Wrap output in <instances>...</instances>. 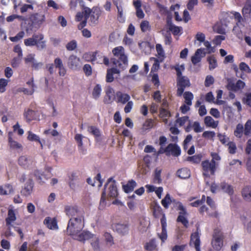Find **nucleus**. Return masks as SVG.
<instances>
[{
  "instance_id": "obj_37",
  "label": "nucleus",
  "mask_w": 251,
  "mask_h": 251,
  "mask_svg": "<svg viewBox=\"0 0 251 251\" xmlns=\"http://www.w3.org/2000/svg\"><path fill=\"white\" fill-rule=\"evenodd\" d=\"M183 97L185 100V103L188 105H191L192 104V100L194 99V95L191 92L189 91L184 92Z\"/></svg>"
},
{
  "instance_id": "obj_22",
  "label": "nucleus",
  "mask_w": 251,
  "mask_h": 251,
  "mask_svg": "<svg viewBox=\"0 0 251 251\" xmlns=\"http://www.w3.org/2000/svg\"><path fill=\"white\" fill-rule=\"evenodd\" d=\"M206 203L211 207V212H208V215L211 217L217 218L218 216L217 211L216 210L215 202L213 200L209 197L206 199Z\"/></svg>"
},
{
  "instance_id": "obj_38",
  "label": "nucleus",
  "mask_w": 251,
  "mask_h": 251,
  "mask_svg": "<svg viewBox=\"0 0 251 251\" xmlns=\"http://www.w3.org/2000/svg\"><path fill=\"white\" fill-rule=\"evenodd\" d=\"M103 237L107 246L111 247L113 245H114V242L113 238L110 233L108 232H105L103 234Z\"/></svg>"
},
{
  "instance_id": "obj_43",
  "label": "nucleus",
  "mask_w": 251,
  "mask_h": 251,
  "mask_svg": "<svg viewBox=\"0 0 251 251\" xmlns=\"http://www.w3.org/2000/svg\"><path fill=\"white\" fill-rule=\"evenodd\" d=\"M207 61L209 64V69L213 70L217 66V60L214 56H210L207 58Z\"/></svg>"
},
{
  "instance_id": "obj_4",
  "label": "nucleus",
  "mask_w": 251,
  "mask_h": 251,
  "mask_svg": "<svg viewBox=\"0 0 251 251\" xmlns=\"http://www.w3.org/2000/svg\"><path fill=\"white\" fill-rule=\"evenodd\" d=\"M85 240L89 241L92 248L94 251H100V239L99 236L88 231L83 230L79 236L78 241H84Z\"/></svg>"
},
{
  "instance_id": "obj_9",
  "label": "nucleus",
  "mask_w": 251,
  "mask_h": 251,
  "mask_svg": "<svg viewBox=\"0 0 251 251\" xmlns=\"http://www.w3.org/2000/svg\"><path fill=\"white\" fill-rule=\"evenodd\" d=\"M67 66L73 71L79 70L82 64L80 59L75 55L72 54L69 56L67 60Z\"/></svg>"
},
{
  "instance_id": "obj_2",
  "label": "nucleus",
  "mask_w": 251,
  "mask_h": 251,
  "mask_svg": "<svg viewBox=\"0 0 251 251\" xmlns=\"http://www.w3.org/2000/svg\"><path fill=\"white\" fill-rule=\"evenodd\" d=\"M83 12L84 13V20L78 25V29H82L86 26L89 18L91 25H95L97 24L100 15V11L98 8L93 7L90 9L88 7L83 6Z\"/></svg>"
},
{
  "instance_id": "obj_8",
  "label": "nucleus",
  "mask_w": 251,
  "mask_h": 251,
  "mask_svg": "<svg viewBox=\"0 0 251 251\" xmlns=\"http://www.w3.org/2000/svg\"><path fill=\"white\" fill-rule=\"evenodd\" d=\"M176 210H179V215L177 218L178 222L181 223L185 227L188 225V221L187 219V213L185 208L180 202L176 203Z\"/></svg>"
},
{
  "instance_id": "obj_57",
  "label": "nucleus",
  "mask_w": 251,
  "mask_h": 251,
  "mask_svg": "<svg viewBox=\"0 0 251 251\" xmlns=\"http://www.w3.org/2000/svg\"><path fill=\"white\" fill-rule=\"evenodd\" d=\"M33 10V6L31 4H24L20 8V11L22 13L27 12L28 10Z\"/></svg>"
},
{
  "instance_id": "obj_17",
  "label": "nucleus",
  "mask_w": 251,
  "mask_h": 251,
  "mask_svg": "<svg viewBox=\"0 0 251 251\" xmlns=\"http://www.w3.org/2000/svg\"><path fill=\"white\" fill-rule=\"evenodd\" d=\"M33 183L31 178H28L24 188L21 190V194L25 197L30 195L32 192Z\"/></svg>"
},
{
  "instance_id": "obj_56",
  "label": "nucleus",
  "mask_w": 251,
  "mask_h": 251,
  "mask_svg": "<svg viewBox=\"0 0 251 251\" xmlns=\"http://www.w3.org/2000/svg\"><path fill=\"white\" fill-rule=\"evenodd\" d=\"M88 131L95 136H99L100 135L99 130L95 126H89L88 127Z\"/></svg>"
},
{
  "instance_id": "obj_50",
  "label": "nucleus",
  "mask_w": 251,
  "mask_h": 251,
  "mask_svg": "<svg viewBox=\"0 0 251 251\" xmlns=\"http://www.w3.org/2000/svg\"><path fill=\"white\" fill-rule=\"evenodd\" d=\"M192 127L194 131L197 133L202 132L203 130V127H201L199 122L197 121L192 124Z\"/></svg>"
},
{
  "instance_id": "obj_53",
  "label": "nucleus",
  "mask_w": 251,
  "mask_h": 251,
  "mask_svg": "<svg viewBox=\"0 0 251 251\" xmlns=\"http://www.w3.org/2000/svg\"><path fill=\"white\" fill-rule=\"evenodd\" d=\"M214 82V78L212 75H208L206 76L204 81V85L205 87H209L211 85L213 84Z\"/></svg>"
},
{
  "instance_id": "obj_35",
  "label": "nucleus",
  "mask_w": 251,
  "mask_h": 251,
  "mask_svg": "<svg viewBox=\"0 0 251 251\" xmlns=\"http://www.w3.org/2000/svg\"><path fill=\"white\" fill-rule=\"evenodd\" d=\"M220 188L224 192L227 193L229 195H232L233 194V187L226 182L221 183L220 184Z\"/></svg>"
},
{
  "instance_id": "obj_55",
  "label": "nucleus",
  "mask_w": 251,
  "mask_h": 251,
  "mask_svg": "<svg viewBox=\"0 0 251 251\" xmlns=\"http://www.w3.org/2000/svg\"><path fill=\"white\" fill-rule=\"evenodd\" d=\"M25 35V32L23 31L19 32L15 36L11 37L10 39L12 42H17L22 39Z\"/></svg>"
},
{
  "instance_id": "obj_18",
  "label": "nucleus",
  "mask_w": 251,
  "mask_h": 251,
  "mask_svg": "<svg viewBox=\"0 0 251 251\" xmlns=\"http://www.w3.org/2000/svg\"><path fill=\"white\" fill-rule=\"evenodd\" d=\"M166 153H171L175 156H178L180 154L181 151L180 148L175 144H170L165 150Z\"/></svg>"
},
{
  "instance_id": "obj_36",
  "label": "nucleus",
  "mask_w": 251,
  "mask_h": 251,
  "mask_svg": "<svg viewBox=\"0 0 251 251\" xmlns=\"http://www.w3.org/2000/svg\"><path fill=\"white\" fill-rule=\"evenodd\" d=\"M168 28L175 35L180 34L182 30L181 26H176L172 23L168 24Z\"/></svg>"
},
{
  "instance_id": "obj_54",
  "label": "nucleus",
  "mask_w": 251,
  "mask_h": 251,
  "mask_svg": "<svg viewBox=\"0 0 251 251\" xmlns=\"http://www.w3.org/2000/svg\"><path fill=\"white\" fill-rule=\"evenodd\" d=\"M84 137L80 134H76L75 136V139L76 141L78 147L82 148L83 142L82 139Z\"/></svg>"
},
{
  "instance_id": "obj_21",
  "label": "nucleus",
  "mask_w": 251,
  "mask_h": 251,
  "mask_svg": "<svg viewBox=\"0 0 251 251\" xmlns=\"http://www.w3.org/2000/svg\"><path fill=\"white\" fill-rule=\"evenodd\" d=\"M118 195V190L116 185V182L114 180L110 185L108 188V199L116 198Z\"/></svg>"
},
{
  "instance_id": "obj_1",
  "label": "nucleus",
  "mask_w": 251,
  "mask_h": 251,
  "mask_svg": "<svg viewBox=\"0 0 251 251\" xmlns=\"http://www.w3.org/2000/svg\"><path fill=\"white\" fill-rule=\"evenodd\" d=\"M84 227V218H73L68 221L67 232L73 238L78 240V238L82 232L81 230Z\"/></svg>"
},
{
  "instance_id": "obj_3",
  "label": "nucleus",
  "mask_w": 251,
  "mask_h": 251,
  "mask_svg": "<svg viewBox=\"0 0 251 251\" xmlns=\"http://www.w3.org/2000/svg\"><path fill=\"white\" fill-rule=\"evenodd\" d=\"M112 52L116 57L113 60V64L119 69H125L127 66L128 60L124 48L122 46H118L114 48Z\"/></svg>"
},
{
  "instance_id": "obj_51",
  "label": "nucleus",
  "mask_w": 251,
  "mask_h": 251,
  "mask_svg": "<svg viewBox=\"0 0 251 251\" xmlns=\"http://www.w3.org/2000/svg\"><path fill=\"white\" fill-rule=\"evenodd\" d=\"M106 96L108 98V100L111 101L114 97V91L110 87H108L105 91Z\"/></svg>"
},
{
  "instance_id": "obj_49",
  "label": "nucleus",
  "mask_w": 251,
  "mask_h": 251,
  "mask_svg": "<svg viewBox=\"0 0 251 251\" xmlns=\"http://www.w3.org/2000/svg\"><path fill=\"white\" fill-rule=\"evenodd\" d=\"M77 47V43L75 40H72L68 43L66 45V48L68 50L72 51L75 50Z\"/></svg>"
},
{
  "instance_id": "obj_45",
  "label": "nucleus",
  "mask_w": 251,
  "mask_h": 251,
  "mask_svg": "<svg viewBox=\"0 0 251 251\" xmlns=\"http://www.w3.org/2000/svg\"><path fill=\"white\" fill-rule=\"evenodd\" d=\"M161 170L156 169L155 171V174L153 178V182L154 183L159 184L161 182L162 179L161 178Z\"/></svg>"
},
{
  "instance_id": "obj_16",
  "label": "nucleus",
  "mask_w": 251,
  "mask_h": 251,
  "mask_svg": "<svg viewBox=\"0 0 251 251\" xmlns=\"http://www.w3.org/2000/svg\"><path fill=\"white\" fill-rule=\"evenodd\" d=\"M34 54H29L25 58V63L26 64H31V66L35 69H38L40 68L43 64L41 62H38L35 58Z\"/></svg>"
},
{
  "instance_id": "obj_10",
  "label": "nucleus",
  "mask_w": 251,
  "mask_h": 251,
  "mask_svg": "<svg viewBox=\"0 0 251 251\" xmlns=\"http://www.w3.org/2000/svg\"><path fill=\"white\" fill-rule=\"evenodd\" d=\"M177 85V95L180 97L182 95L185 88L190 86L189 78L185 76L178 77Z\"/></svg>"
},
{
  "instance_id": "obj_5",
  "label": "nucleus",
  "mask_w": 251,
  "mask_h": 251,
  "mask_svg": "<svg viewBox=\"0 0 251 251\" xmlns=\"http://www.w3.org/2000/svg\"><path fill=\"white\" fill-rule=\"evenodd\" d=\"M44 35L42 34H34L30 38L24 40L26 46H36L38 50H43L46 48V41L43 40Z\"/></svg>"
},
{
  "instance_id": "obj_26",
  "label": "nucleus",
  "mask_w": 251,
  "mask_h": 251,
  "mask_svg": "<svg viewBox=\"0 0 251 251\" xmlns=\"http://www.w3.org/2000/svg\"><path fill=\"white\" fill-rule=\"evenodd\" d=\"M44 224L50 229H55L57 228V222L54 219L50 217H47L44 221Z\"/></svg>"
},
{
  "instance_id": "obj_20",
  "label": "nucleus",
  "mask_w": 251,
  "mask_h": 251,
  "mask_svg": "<svg viewBox=\"0 0 251 251\" xmlns=\"http://www.w3.org/2000/svg\"><path fill=\"white\" fill-rule=\"evenodd\" d=\"M113 228L117 232L123 235L128 231V225L126 224L117 223L114 225Z\"/></svg>"
},
{
  "instance_id": "obj_13",
  "label": "nucleus",
  "mask_w": 251,
  "mask_h": 251,
  "mask_svg": "<svg viewBox=\"0 0 251 251\" xmlns=\"http://www.w3.org/2000/svg\"><path fill=\"white\" fill-rule=\"evenodd\" d=\"M18 164L25 168H29L34 165V162L31 157L23 155L19 158Z\"/></svg>"
},
{
  "instance_id": "obj_62",
  "label": "nucleus",
  "mask_w": 251,
  "mask_h": 251,
  "mask_svg": "<svg viewBox=\"0 0 251 251\" xmlns=\"http://www.w3.org/2000/svg\"><path fill=\"white\" fill-rule=\"evenodd\" d=\"M159 116L161 118H167L171 116V114L164 108H161L160 110Z\"/></svg>"
},
{
  "instance_id": "obj_59",
  "label": "nucleus",
  "mask_w": 251,
  "mask_h": 251,
  "mask_svg": "<svg viewBox=\"0 0 251 251\" xmlns=\"http://www.w3.org/2000/svg\"><path fill=\"white\" fill-rule=\"evenodd\" d=\"M18 19L20 20H24V18L22 16H19L16 14H13L12 15L9 16L6 18V21L8 22H11L13 21L15 19Z\"/></svg>"
},
{
  "instance_id": "obj_15",
  "label": "nucleus",
  "mask_w": 251,
  "mask_h": 251,
  "mask_svg": "<svg viewBox=\"0 0 251 251\" xmlns=\"http://www.w3.org/2000/svg\"><path fill=\"white\" fill-rule=\"evenodd\" d=\"M113 3L118 10V19L120 22L123 23L125 18L123 15V2L122 0H113Z\"/></svg>"
},
{
  "instance_id": "obj_25",
  "label": "nucleus",
  "mask_w": 251,
  "mask_h": 251,
  "mask_svg": "<svg viewBox=\"0 0 251 251\" xmlns=\"http://www.w3.org/2000/svg\"><path fill=\"white\" fill-rule=\"evenodd\" d=\"M16 220L15 213L13 209H9L8 211L7 217L5 219L6 224L9 226Z\"/></svg>"
},
{
  "instance_id": "obj_60",
  "label": "nucleus",
  "mask_w": 251,
  "mask_h": 251,
  "mask_svg": "<svg viewBox=\"0 0 251 251\" xmlns=\"http://www.w3.org/2000/svg\"><path fill=\"white\" fill-rule=\"evenodd\" d=\"M198 3V0H189L187 4V7L188 10H193L195 6Z\"/></svg>"
},
{
  "instance_id": "obj_28",
  "label": "nucleus",
  "mask_w": 251,
  "mask_h": 251,
  "mask_svg": "<svg viewBox=\"0 0 251 251\" xmlns=\"http://www.w3.org/2000/svg\"><path fill=\"white\" fill-rule=\"evenodd\" d=\"M176 174L179 177L182 179L188 178L190 176V172L186 168L179 169L177 171Z\"/></svg>"
},
{
  "instance_id": "obj_6",
  "label": "nucleus",
  "mask_w": 251,
  "mask_h": 251,
  "mask_svg": "<svg viewBox=\"0 0 251 251\" xmlns=\"http://www.w3.org/2000/svg\"><path fill=\"white\" fill-rule=\"evenodd\" d=\"M218 163L210 162L208 160L201 162L203 175L205 177H209L211 175H214L216 170Z\"/></svg>"
},
{
  "instance_id": "obj_31",
  "label": "nucleus",
  "mask_w": 251,
  "mask_h": 251,
  "mask_svg": "<svg viewBox=\"0 0 251 251\" xmlns=\"http://www.w3.org/2000/svg\"><path fill=\"white\" fill-rule=\"evenodd\" d=\"M242 196L244 200L248 202H251V187H245L242 192Z\"/></svg>"
},
{
  "instance_id": "obj_32",
  "label": "nucleus",
  "mask_w": 251,
  "mask_h": 251,
  "mask_svg": "<svg viewBox=\"0 0 251 251\" xmlns=\"http://www.w3.org/2000/svg\"><path fill=\"white\" fill-rule=\"evenodd\" d=\"M251 12V0H247L242 9V14L245 17L249 16Z\"/></svg>"
},
{
  "instance_id": "obj_11",
  "label": "nucleus",
  "mask_w": 251,
  "mask_h": 251,
  "mask_svg": "<svg viewBox=\"0 0 251 251\" xmlns=\"http://www.w3.org/2000/svg\"><path fill=\"white\" fill-rule=\"evenodd\" d=\"M45 15L42 12L33 13L30 15L29 19L34 25H40L45 21Z\"/></svg>"
},
{
  "instance_id": "obj_24",
  "label": "nucleus",
  "mask_w": 251,
  "mask_h": 251,
  "mask_svg": "<svg viewBox=\"0 0 251 251\" xmlns=\"http://www.w3.org/2000/svg\"><path fill=\"white\" fill-rule=\"evenodd\" d=\"M116 96L117 99V102L123 104L127 102L130 99L129 95L123 93L120 91L117 92Z\"/></svg>"
},
{
  "instance_id": "obj_61",
  "label": "nucleus",
  "mask_w": 251,
  "mask_h": 251,
  "mask_svg": "<svg viewBox=\"0 0 251 251\" xmlns=\"http://www.w3.org/2000/svg\"><path fill=\"white\" fill-rule=\"evenodd\" d=\"M83 70L86 76H90L92 75V68L89 64H85L83 68Z\"/></svg>"
},
{
  "instance_id": "obj_63",
  "label": "nucleus",
  "mask_w": 251,
  "mask_h": 251,
  "mask_svg": "<svg viewBox=\"0 0 251 251\" xmlns=\"http://www.w3.org/2000/svg\"><path fill=\"white\" fill-rule=\"evenodd\" d=\"M226 88L228 90L236 91L235 84L230 79H227Z\"/></svg>"
},
{
  "instance_id": "obj_12",
  "label": "nucleus",
  "mask_w": 251,
  "mask_h": 251,
  "mask_svg": "<svg viewBox=\"0 0 251 251\" xmlns=\"http://www.w3.org/2000/svg\"><path fill=\"white\" fill-rule=\"evenodd\" d=\"M65 212L70 219L83 216L82 213L74 206H67L65 207Z\"/></svg>"
},
{
  "instance_id": "obj_29",
  "label": "nucleus",
  "mask_w": 251,
  "mask_h": 251,
  "mask_svg": "<svg viewBox=\"0 0 251 251\" xmlns=\"http://www.w3.org/2000/svg\"><path fill=\"white\" fill-rule=\"evenodd\" d=\"M203 50L204 49L201 48L198 49L195 54L192 57L191 61L194 65L201 61V54H202Z\"/></svg>"
},
{
  "instance_id": "obj_14",
  "label": "nucleus",
  "mask_w": 251,
  "mask_h": 251,
  "mask_svg": "<svg viewBox=\"0 0 251 251\" xmlns=\"http://www.w3.org/2000/svg\"><path fill=\"white\" fill-rule=\"evenodd\" d=\"M200 236L198 231L193 233L191 236L190 245L194 247L196 251H201L200 249Z\"/></svg>"
},
{
  "instance_id": "obj_34",
  "label": "nucleus",
  "mask_w": 251,
  "mask_h": 251,
  "mask_svg": "<svg viewBox=\"0 0 251 251\" xmlns=\"http://www.w3.org/2000/svg\"><path fill=\"white\" fill-rule=\"evenodd\" d=\"M11 133L8 134V143L10 147L12 149H20L22 148L21 144L18 143L17 141L14 140L11 136Z\"/></svg>"
},
{
  "instance_id": "obj_39",
  "label": "nucleus",
  "mask_w": 251,
  "mask_h": 251,
  "mask_svg": "<svg viewBox=\"0 0 251 251\" xmlns=\"http://www.w3.org/2000/svg\"><path fill=\"white\" fill-rule=\"evenodd\" d=\"M244 134L247 136H251V120H248L245 124Z\"/></svg>"
},
{
  "instance_id": "obj_23",
  "label": "nucleus",
  "mask_w": 251,
  "mask_h": 251,
  "mask_svg": "<svg viewBox=\"0 0 251 251\" xmlns=\"http://www.w3.org/2000/svg\"><path fill=\"white\" fill-rule=\"evenodd\" d=\"M69 184L71 189L76 190L80 187V184L77 180V177L75 174H72L70 177Z\"/></svg>"
},
{
  "instance_id": "obj_42",
  "label": "nucleus",
  "mask_w": 251,
  "mask_h": 251,
  "mask_svg": "<svg viewBox=\"0 0 251 251\" xmlns=\"http://www.w3.org/2000/svg\"><path fill=\"white\" fill-rule=\"evenodd\" d=\"M156 50L159 58H161V61H162L164 57H165V52L161 44H157L156 45Z\"/></svg>"
},
{
  "instance_id": "obj_30",
  "label": "nucleus",
  "mask_w": 251,
  "mask_h": 251,
  "mask_svg": "<svg viewBox=\"0 0 251 251\" xmlns=\"http://www.w3.org/2000/svg\"><path fill=\"white\" fill-rule=\"evenodd\" d=\"M204 122L206 126L216 128L218 125V121H215L210 116H206Z\"/></svg>"
},
{
  "instance_id": "obj_52",
  "label": "nucleus",
  "mask_w": 251,
  "mask_h": 251,
  "mask_svg": "<svg viewBox=\"0 0 251 251\" xmlns=\"http://www.w3.org/2000/svg\"><path fill=\"white\" fill-rule=\"evenodd\" d=\"M228 151L231 154H234L236 151V146L235 143L233 142H228L227 143Z\"/></svg>"
},
{
  "instance_id": "obj_46",
  "label": "nucleus",
  "mask_w": 251,
  "mask_h": 251,
  "mask_svg": "<svg viewBox=\"0 0 251 251\" xmlns=\"http://www.w3.org/2000/svg\"><path fill=\"white\" fill-rule=\"evenodd\" d=\"M140 28L143 32L149 31L151 29L149 22L146 20L143 21L140 24Z\"/></svg>"
},
{
  "instance_id": "obj_40",
  "label": "nucleus",
  "mask_w": 251,
  "mask_h": 251,
  "mask_svg": "<svg viewBox=\"0 0 251 251\" xmlns=\"http://www.w3.org/2000/svg\"><path fill=\"white\" fill-rule=\"evenodd\" d=\"M101 92V87L100 84H97L93 89L92 96L95 99H98Z\"/></svg>"
},
{
  "instance_id": "obj_58",
  "label": "nucleus",
  "mask_w": 251,
  "mask_h": 251,
  "mask_svg": "<svg viewBox=\"0 0 251 251\" xmlns=\"http://www.w3.org/2000/svg\"><path fill=\"white\" fill-rule=\"evenodd\" d=\"M239 68L241 71L248 73H251V69L249 66L244 62H241L239 65Z\"/></svg>"
},
{
  "instance_id": "obj_7",
  "label": "nucleus",
  "mask_w": 251,
  "mask_h": 251,
  "mask_svg": "<svg viewBox=\"0 0 251 251\" xmlns=\"http://www.w3.org/2000/svg\"><path fill=\"white\" fill-rule=\"evenodd\" d=\"M223 239L222 232L218 229H215L211 241V245L215 250L219 251L221 249L223 245Z\"/></svg>"
},
{
  "instance_id": "obj_64",
  "label": "nucleus",
  "mask_w": 251,
  "mask_h": 251,
  "mask_svg": "<svg viewBox=\"0 0 251 251\" xmlns=\"http://www.w3.org/2000/svg\"><path fill=\"white\" fill-rule=\"evenodd\" d=\"M155 244L153 241H151L149 243H147L145 246V248L146 250L148 251H152L155 248Z\"/></svg>"
},
{
  "instance_id": "obj_27",
  "label": "nucleus",
  "mask_w": 251,
  "mask_h": 251,
  "mask_svg": "<svg viewBox=\"0 0 251 251\" xmlns=\"http://www.w3.org/2000/svg\"><path fill=\"white\" fill-rule=\"evenodd\" d=\"M136 186V182L134 180L131 179L128 181L126 184L123 185V188L124 191L127 193L132 192Z\"/></svg>"
},
{
  "instance_id": "obj_33",
  "label": "nucleus",
  "mask_w": 251,
  "mask_h": 251,
  "mask_svg": "<svg viewBox=\"0 0 251 251\" xmlns=\"http://www.w3.org/2000/svg\"><path fill=\"white\" fill-rule=\"evenodd\" d=\"M244 132L243 125L239 123L236 126L234 131V135L238 138H241L244 134Z\"/></svg>"
},
{
  "instance_id": "obj_44",
  "label": "nucleus",
  "mask_w": 251,
  "mask_h": 251,
  "mask_svg": "<svg viewBox=\"0 0 251 251\" xmlns=\"http://www.w3.org/2000/svg\"><path fill=\"white\" fill-rule=\"evenodd\" d=\"M28 136H27V139L31 141H38L40 143V144L42 146V143L40 140V138L38 136L36 135L35 134L32 133L30 131H28Z\"/></svg>"
},
{
  "instance_id": "obj_41",
  "label": "nucleus",
  "mask_w": 251,
  "mask_h": 251,
  "mask_svg": "<svg viewBox=\"0 0 251 251\" xmlns=\"http://www.w3.org/2000/svg\"><path fill=\"white\" fill-rule=\"evenodd\" d=\"M189 121V118L187 116L178 118L176 121V126H183L187 122Z\"/></svg>"
},
{
  "instance_id": "obj_47",
  "label": "nucleus",
  "mask_w": 251,
  "mask_h": 251,
  "mask_svg": "<svg viewBox=\"0 0 251 251\" xmlns=\"http://www.w3.org/2000/svg\"><path fill=\"white\" fill-rule=\"evenodd\" d=\"M171 202L172 200L169 194H167L165 197L162 200L161 203L165 208H167Z\"/></svg>"
},
{
  "instance_id": "obj_19",
  "label": "nucleus",
  "mask_w": 251,
  "mask_h": 251,
  "mask_svg": "<svg viewBox=\"0 0 251 251\" xmlns=\"http://www.w3.org/2000/svg\"><path fill=\"white\" fill-rule=\"evenodd\" d=\"M24 116L27 122L39 119V115L36 112L29 109L25 111Z\"/></svg>"
},
{
  "instance_id": "obj_48",
  "label": "nucleus",
  "mask_w": 251,
  "mask_h": 251,
  "mask_svg": "<svg viewBox=\"0 0 251 251\" xmlns=\"http://www.w3.org/2000/svg\"><path fill=\"white\" fill-rule=\"evenodd\" d=\"M154 126V121L152 119H148L145 121L143 126L144 130L151 128Z\"/></svg>"
}]
</instances>
